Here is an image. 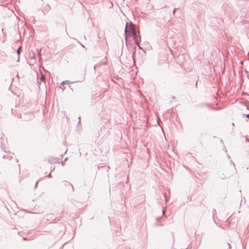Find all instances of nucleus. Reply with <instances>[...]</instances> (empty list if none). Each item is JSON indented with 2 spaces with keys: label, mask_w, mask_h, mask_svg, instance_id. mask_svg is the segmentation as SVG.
I'll list each match as a JSON object with an SVG mask.
<instances>
[{
  "label": "nucleus",
  "mask_w": 249,
  "mask_h": 249,
  "mask_svg": "<svg viewBox=\"0 0 249 249\" xmlns=\"http://www.w3.org/2000/svg\"><path fill=\"white\" fill-rule=\"evenodd\" d=\"M20 117L23 120L28 121L32 120L34 118V114L32 112H25L21 114Z\"/></svg>",
  "instance_id": "1"
},
{
  "label": "nucleus",
  "mask_w": 249,
  "mask_h": 249,
  "mask_svg": "<svg viewBox=\"0 0 249 249\" xmlns=\"http://www.w3.org/2000/svg\"><path fill=\"white\" fill-rule=\"evenodd\" d=\"M124 31L125 34L128 33L130 34H134V36H136V33H135L134 30V26L132 24L129 25L127 23H126Z\"/></svg>",
  "instance_id": "2"
},
{
  "label": "nucleus",
  "mask_w": 249,
  "mask_h": 249,
  "mask_svg": "<svg viewBox=\"0 0 249 249\" xmlns=\"http://www.w3.org/2000/svg\"><path fill=\"white\" fill-rule=\"evenodd\" d=\"M45 80V76L42 74H41V77L40 78V79H37V83L40 85L41 82H44Z\"/></svg>",
  "instance_id": "3"
},
{
  "label": "nucleus",
  "mask_w": 249,
  "mask_h": 249,
  "mask_svg": "<svg viewBox=\"0 0 249 249\" xmlns=\"http://www.w3.org/2000/svg\"><path fill=\"white\" fill-rule=\"evenodd\" d=\"M69 83V81H68V80L62 82L61 83L60 88L61 89H65L66 88V87L64 86V84L65 83Z\"/></svg>",
  "instance_id": "4"
},
{
  "label": "nucleus",
  "mask_w": 249,
  "mask_h": 249,
  "mask_svg": "<svg viewBox=\"0 0 249 249\" xmlns=\"http://www.w3.org/2000/svg\"><path fill=\"white\" fill-rule=\"evenodd\" d=\"M63 182L64 183L65 185L71 186L72 188V190H73V188L72 185L69 182L67 181H64Z\"/></svg>",
  "instance_id": "5"
},
{
  "label": "nucleus",
  "mask_w": 249,
  "mask_h": 249,
  "mask_svg": "<svg viewBox=\"0 0 249 249\" xmlns=\"http://www.w3.org/2000/svg\"><path fill=\"white\" fill-rule=\"evenodd\" d=\"M21 48V46L19 47L17 51V54L18 55V59H19V54H20V49Z\"/></svg>",
  "instance_id": "6"
},
{
  "label": "nucleus",
  "mask_w": 249,
  "mask_h": 249,
  "mask_svg": "<svg viewBox=\"0 0 249 249\" xmlns=\"http://www.w3.org/2000/svg\"><path fill=\"white\" fill-rule=\"evenodd\" d=\"M135 42L137 45H139L140 40H139L138 38L136 36L135 37Z\"/></svg>",
  "instance_id": "7"
},
{
  "label": "nucleus",
  "mask_w": 249,
  "mask_h": 249,
  "mask_svg": "<svg viewBox=\"0 0 249 249\" xmlns=\"http://www.w3.org/2000/svg\"><path fill=\"white\" fill-rule=\"evenodd\" d=\"M54 166H53V167L52 166L51 167V172L53 171L54 169Z\"/></svg>",
  "instance_id": "8"
},
{
  "label": "nucleus",
  "mask_w": 249,
  "mask_h": 249,
  "mask_svg": "<svg viewBox=\"0 0 249 249\" xmlns=\"http://www.w3.org/2000/svg\"><path fill=\"white\" fill-rule=\"evenodd\" d=\"M61 164H62V166H64L65 164V161H62Z\"/></svg>",
  "instance_id": "9"
},
{
  "label": "nucleus",
  "mask_w": 249,
  "mask_h": 249,
  "mask_svg": "<svg viewBox=\"0 0 249 249\" xmlns=\"http://www.w3.org/2000/svg\"><path fill=\"white\" fill-rule=\"evenodd\" d=\"M247 78L249 79V72L248 71H247Z\"/></svg>",
  "instance_id": "10"
},
{
  "label": "nucleus",
  "mask_w": 249,
  "mask_h": 249,
  "mask_svg": "<svg viewBox=\"0 0 249 249\" xmlns=\"http://www.w3.org/2000/svg\"><path fill=\"white\" fill-rule=\"evenodd\" d=\"M47 177L50 178H52V176L51 173H50L49 175Z\"/></svg>",
  "instance_id": "11"
},
{
  "label": "nucleus",
  "mask_w": 249,
  "mask_h": 249,
  "mask_svg": "<svg viewBox=\"0 0 249 249\" xmlns=\"http://www.w3.org/2000/svg\"><path fill=\"white\" fill-rule=\"evenodd\" d=\"M246 116V117L249 119V113L248 114H247Z\"/></svg>",
  "instance_id": "12"
},
{
  "label": "nucleus",
  "mask_w": 249,
  "mask_h": 249,
  "mask_svg": "<svg viewBox=\"0 0 249 249\" xmlns=\"http://www.w3.org/2000/svg\"><path fill=\"white\" fill-rule=\"evenodd\" d=\"M176 10H177V9H176V8H175V9H174V10H173V14H174V13H175V11H176Z\"/></svg>",
  "instance_id": "13"
},
{
  "label": "nucleus",
  "mask_w": 249,
  "mask_h": 249,
  "mask_svg": "<svg viewBox=\"0 0 249 249\" xmlns=\"http://www.w3.org/2000/svg\"><path fill=\"white\" fill-rule=\"evenodd\" d=\"M37 182L36 184L35 187V188H36L37 187Z\"/></svg>",
  "instance_id": "14"
},
{
  "label": "nucleus",
  "mask_w": 249,
  "mask_h": 249,
  "mask_svg": "<svg viewBox=\"0 0 249 249\" xmlns=\"http://www.w3.org/2000/svg\"><path fill=\"white\" fill-rule=\"evenodd\" d=\"M78 119H79V123H80V117H79Z\"/></svg>",
  "instance_id": "15"
},
{
  "label": "nucleus",
  "mask_w": 249,
  "mask_h": 249,
  "mask_svg": "<svg viewBox=\"0 0 249 249\" xmlns=\"http://www.w3.org/2000/svg\"><path fill=\"white\" fill-rule=\"evenodd\" d=\"M227 157H228L229 159H230V156L229 155H227Z\"/></svg>",
  "instance_id": "16"
},
{
  "label": "nucleus",
  "mask_w": 249,
  "mask_h": 249,
  "mask_svg": "<svg viewBox=\"0 0 249 249\" xmlns=\"http://www.w3.org/2000/svg\"><path fill=\"white\" fill-rule=\"evenodd\" d=\"M246 140H247L248 142H249V139H246Z\"/></svg>",
  "instance_id": "17"
},
{
  "label": "nucleus",
  "mask_w": 249,
  "mask_h": 249,
  "mask_svg": "<svg viewBox=\"0 0 249 249\" xmlns=\"http://www.w3.org/2000/svg\"><path fill=\"white\" fill-rule=\"evenodd\" d=\"M138 46H139V47L140 49H141V46H140V45H139V44Z\"/></svg>",
  "instance_id": "18"
},
{
  "label": "nucleus",
  "mask_w": 249,
  "mask_h": 249,
  "mask_svg": "<svg viewBox=\"0 0 249 249\" xmlns=\"http://www.w3.org/2000/svg\"><path fill=\"white\" fill-rule=\"evenodd\" d=\"M67 158H65L64 161H65L67 160Z\"/></svg>",
  "instance_id": "19"
},
{
  "label": "nucleus",
  "mask_w": 249,
  "mask_h": 249,
  "mask_svg": "<svg viewBox=\"0 0 249 249\" xmlns=\"http://www.w3.org/2000/svg\"><path fill=\"white\" fill-rule=\"evenodd\" d=\"M3 158H5V155L3 156Z\"/></svg>",
  "instance_id": "20"
}]
</instances>
